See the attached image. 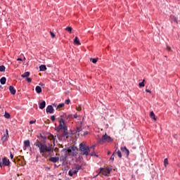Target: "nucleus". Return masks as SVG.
Here are the masks:
<instances>
[{"label":"nucleus","instance_id":"0eeeda50","mask_svg":"<svg viewBox=\"0 0 180 180\" xmlns=\"http://www.w3.org/2000/svg\"><path fill=\"white\" fill-rule=\"evenodd\" d=\"M82 168V166H79V165L76 166L75 169L72 168V170H70L68 172L70 176H72L73 175L77 174L78 173V171Z\"/></svg>","mask_w":180,"mask_h":180},{"label":"nucleus","instance_id":"a19ab883","mask_svg":"<svg viewBox=\"0 0 180 180\" xmlns=\"http://www.w3.org/2000/svg\"><path fill=\"white\" fill-rule=\"evenodd\" d=\"M146 92H148L149 94H151V91H150L148 89H146Z\"/></svg>","mask_w":180,"mask_h":180},{"label":"nucleus","instance_id":"20e7f679","mask_svg":"<svg viewBox=\"0 0 180 180\" xmlns=\"http://www.w3.org/2000/svg\"><path fill=\"white\" fill-rule=\"evenodd\" d=\"M66 153L70 157H76L77 154H78V148L76 146H70L68 149H66Z\"/></svg>","mask_w":180,"mask_h":180},{"label":"nucleus","instance_id":"b1692460","mask_svg":"<svg viewBox=\"0 0 180 180\" xmlns=\"http://www.w3.org/2000/svg\"><path fill=\"white\" fill-rule=\"evenodd\" d=\"M5 70H6L5 66L4 65L0 66V72H4Z\"/></svg>","mask_w":180,"mask_h":180},{"label":"nucleus","instance_id":"5701e85b","mask_svg":"<svg viewBox=\"0 0 180 180\" xmlns=\"http://www.w3.org/2000/svg\"><path fill=\"white\" fill-rule=\"evenodd\" d=\"M66 32H69V33H71L72 32V28L71 27H67L65 28Z\"/></svg>","mask_w":180,"mask_h":180},{"label":"nucleus","instance_id":"4468645a","mask_svg":"<svg viewBox=\"0 0 180 180\" xmlns=\"http://www.w3.org/2000/svg\"><path fill=\"white\" fill-rule=\"evenodd\" d=\"M150 117H151V119H153L155 122H157V117H155V114H154L153 111H151L150 112Z\"/></svg>","mask_w":180,"mask_h":180},{"label":"nucleus","instance_id":"f3484780","mask_svg":"<svg viewBox=\"0 0 180 180\" xmlns=\"http://www.w3.org/2000/svg\"><path fill=\"white\" fill-rule=\"evenodd\" d=\"M0 82L1 85H5L6 84V77H1L0 79Z\"/></svg>","mask_w":180,"mask_h":180},{"label":"nucleus","instance_id":"58836bf2","mask_svg":"<svg viewBox=\"0 0 180 180\" xmlns=\"http://www.w3.org/2000/svg\"><path fill=\"white\" fill-rule=\"evenodd\" d=\"M17 61H22V58H17Z\"/></svg>","mask_w":180,"mask_h":180},{"label":"nucleus","instance_id":"e433bc0d","mask_svg":"<svg viewBox=\"0 0 180 180\" xmlns=\"http://www.w3.org/2000/svg\"><path fill=\"white\" fill-rule=\"evenodd\" d=\"M73 117H74V119H77V117H78V115H77V114H75V115H73Z\"/></svg>","mask_w":180,"mask_h":180},{"label":"nucleus","instance_id":"72a5a7b5","mask_svg":"<svg viewBox=\"0 0 180 180\" xmlns=\"http://www.w3.org/2000/svg\"><path fill=\"white\" fill-rule=\"evenodd\" d=\"M26 80H27L28 82H32V78H30V77H27Z\"/></svg>","mask_w":180,"mask_h":180},{"label":"nucleus","instance_id":"7ed1b4c3","mask_svg":"<svg viewBox=\"0 0 180 180\" xmlns=\"http://www.w3.org/2000/svg\"><path fill=\"white\" fill-rule=\"evenodd\" d=\"M92 147H94V146H91L89 148V146H87L85 144V143H81L79 144V150L81 151L82 155H86V156L89 155V152H90L91 148H92Z\"/></svg>","mask_w":180,"mask_h":180},{"label":"nucleus","instance_id":"4c0bfd02","mask_svg":"<svg viewBox=\"0 0 180 180\" xmlns=\"http://www.w3.org/2000/svg\"><path fill=\"white\" fill-rule=\"evenodd\" d=\"M10 157L11 160H13V155L12 154V153H11Z\"/></svg>","mask_w":180,"mask_h":180},{"label":"nucleus","instance_id":"1a4fd4ad","mask_svg":"<svg viewBox=\"0 0 180 180\" xmlns=\"http://www.w3.org/2000/svg\"><path fill=\"white\" fill-rule=\"evenodd\" d=\"M46 139H48V140H50V141H53V143L56 141V138L54 137V135L51 134H48L46 136Z\"/></svg>","mask_w":180,"mask_h":180},{"label":"nucleus","instance_id":"473e14b6","mask_svg":"<svg viewBox=\"0 0 180 180\" xmlns=\"http://www.w3.org/2000/svg\"><path fill=\"white\" fill-rule=\"evenodd\" d=\"M70 99H67V100H65V103L66 105H70Z\"/></svg>","mask_w":180,"mask_h":180},{"label":"nucleus","instance_id":"39448f33","mask_svg":"<svg viewBox=\"0 0 180 180\" xmlns=\"http://www.w3.org/2000/svg\"><path fill=\"white\" fill-rule=\"evenodd\" d=\"M111 171H112V169L109 167L100 168V174H102V175H103L104 176H109Z\"/></svg>","mask_w":180,"mask_h":180},{"label":"nucleus","instance_id":"9b49d317","mask_svg":"<svg viewBox=\"0 0 180 180\" xmlns=\"http://www.w3.org/2000/svg\"><path fill=\"white\" fill-rule=\"evenodd\" d=\"M49 161H51V162H58V161H60V158L58 157H55V158H49Z\"/></svg>","mask_w":180,"mask_h":180},{"label":"nucleus","instance_id":"423d86ee","mask_svg":"<svg viewBox=\"0 0 180 180\" xmlns=\"http://www.w3.org/2000/svg\"><path fill=\"white\" fill-rule=\"evenodd\" d=\"M101 143H112L113 141V139L110 136H109L107 134H105L103 135Z\"/></svg>","mask_w":180,"mask_h":180},{"label":"nucleus","instance_id":"9d476101","mask_svg":"<svg viewBox=\"0 0 180 180\" xmlns=\"http://www.w3.org/2000/svg\"><path fill=\"white\" fill-rule=\"evenodd\" d=\"M121 151L127 155V157H129V154H130V152L128 150L126 146L121 148Z\"/></svg>","mask_w":180,"mask_h":180},{"label":"nucleus","instance_id":"412c9836","mask_svg":"<svg viewBox=\"0 0 180 180\" xmlns=\"http://www.w3.org/2000/svg\"><path fill=\"white\" fill-rule=\"evenodd\" d=\"M4 117L6 119H11V114H9V112H5Z\"/></svg>","mask_w":180,"mask_h":180},{"label":"nucleus","instance_id":"2eb2a0df","mask_svg":"<svg viewBox=\"0 0 180 180\" xmlns=\"http://www.w3.org/2000/svg\"><path fill=\"white\" fill-rule=\"evenodd\" d=\"M75 44H77V46H81V42H79V39H78V37H75L74 39Z\"/></svg>","mask_w":180,"mask_h":180},{"label":"nucleus","instance_id":"2f4dec72","mask_svg":"<svg viewBox=\"0 0 180 180\" xmlns=\"http://www.w3.org/2000/svg\"><path fill=\"white\" fill-rule=\"evenodd\" d=\"M115 154H116V150L113 153L112 155L110 157V160H112L113 161V160H115V157H113V155H115Z\"/></svg>","mask_w":180,"mask_h":180},{"label":"nucleus","instance_id":"c9c22d12","mask_svg":"<svg viewBox=\"0 0 180 180\" xmlns=\"http://www.w3.org/2000/svg\"><path fill=\"white\" fill-rule=\"evenodd\" d=\"M167 50L168 51H171V47L167 46Z\"/></svg>","mask_w":180,"mask_h":180},{"label":"nucleus","instance_id":"aec40b11","mask_svg":"<svg viewBox=\"0 0 180 180\" xmlns=\"http://www.w3.org/2000/svg\"><path fill=\"white\" fill-rule=\"evenodd\" d=\"M40 71H46V70H47V68L46 67L45 65H41L39 67Z\"/></svg>","mask_w":180,"mask_h":180},{"label":"nucleus","instance_id":"f8f14e48","mask_svg":"<svg viewBox=\"0 0 180 180\" xmlns=\"http://www.w3.org/2000/svg\"><path fill=\"white\" fill-rule=\"evenodd\" d=\"M9 91H10L11 95H15V94H16V89H15L13 86H9Z\"/></svg>","mask_w":180,"mask_h":180},{"label":"nucleus","instance_id":"7c9ffc66","mask_svg":"<svg viewBox=\"0 0 180 180\" xmlns=\"http://www.w3.org/2000/svg\"><path fill=\"white\" fill-rule=\"evenodd\" d=\"M50 34H51L52 39H54V37H56V34H54L53 33V32H51V31L50 32Z\"/></svg>","mask_w":180,"mask_h":180},{"label":"nucleus","instance_id":"6e6552de","mask_svg":"<svg viewBox=\"0 0 180 180\" xmlns=\"http://www.w3.org/2000/svg\"><path fill=\"white\" fill-rule=\"evenodd\" d=\"M46 113H54V108H53V105H48L46 109Z\"/></svg>","mask_w":180,"mask_h":180},{"label":"nucleus","instance_id":"cd10ccee","mask_svg":"<svg viewBox=\"0 0 180 180\" xmlns=\"http://www.w3.org/2000/svg\"><path fill=\"white\" fill-rule=\"evenodd\" d=\"M76 110H77L78 112H81V110H82V108H81V105H79V106H77V107H76Z\"/></svg>","mask_w":180,"mask_h":180},{"label":"nucleus","instance_id":"c03bdc74","mask_svg":"<svg viewBox=\"0 0 180 180\" xmlns=\"http://www.w3.org/2000/svg\"><path fill=\"white\" fill-rule=\"evenodd\" d=\"M0 88H1V85H0Z\"/></svg>","mask_w":180,"mask_h":180},{"label":"nucleus","instance_id":"bb28decb","mask_svg":"<svg viewBox=\"0 0 180 180\" xmlns=\"http://www.w3.org/2000/svg\"><path fill=\"white\" fill-rule=\"evenodd\" d=\"M98 58H93V59H91V60H92V63H94V64H96V63H98Z\"/></svg>","mask_w":180,"mask_h":180},{"label":"nucleus","instance_id":"37998d69","mask_svg":"<svg viewBox=\"0 0 180 180\" xmlns=\"http://www.w3.org/2000/svg\"><path fill=\"white\" fill-rule=\"evenodd\" d=\"M6 133H7V134H8V130H6Z\"/></svg>","mask_w":180,"mask_h":180},{"label":"nucleus","instance_id":"f704fd0d","mask_svg":"<svg viewBox=\"0 0 180 180\" xmlns=\"http://www.w3.org/2000/svg\"><path fill=\"white\" fill-rule=\"evenodd\" d=\"M34 123H36V120L30 121V124H33Z\"/></svg>","mask_w":180,"mask_h":180},{"label":"nucleus","instance_id":"a878e982","mask_svg":"<svg viewBox=\"0 0 180 180\" xmlns=\"http://www.w3.org/2000/svg\"><path fill=\"white\" fill-rule=\"evenodd\" d=\"M144 81L145 80L143 79V82L139 84L140 88H143V86H144Z\"/></svg>","mask_w":180,"mask_h":180},{"label":"nucleus","instance_id":"f03ea898","mask_svg":"<svg viewBox=\"0 0 180 180\" xmlns=\"http://www.w3.org/2000/svg\"><path fill=\"white\" fill-rule=\"evenodd\" d=\"M63 115H60V119L59 120V125L56 127L57 131H60L63 130V136H68V127L65 125Z\"/></svg>","mask_w":180,"mask_h":180},{"label":"nucleus","instance_id":"ddd939ff","mask_svg":"<svg viewBox=\"0 0 180 180\" xmlns=\"http://www.w3.org/2000/svg\"><path fill=\"white\" fill-rule=\"evenodd\" d=\"M24 147L25 148H29V147H30V141L29 140H26L24 141Z\"/></svg>","mask_w":180,"mask_h":180},{"label":"nucleus","instance_id":"79ce46f5","mask_svg":"<svg viewBox=\"0 0 180 180\" xmlns=\"http://www.w3.org/2000/svg\"><path fill=\"white\" fill-rule=\"evenodd\" d=\"M108 155H110V151H108Z\"/></svg>","mask_w":180,"mask_h":180},{"label":"nucleus","instance_id":"c756f323","mask_svg":"<svg viewBox=\"0 0 180 180\" xmlns=\"http://www.w3.org/2000/svg\"><path fill=\"white\" fill-rule=\"evenodd\" d=\"M51 122H54V120H56V116L51 115Z\"/></svg>","mask_w":180,"mask_h":180},{"label":"nucleus","instance_id":"f257e3e1","mask_svg":"<svg viewBox=\"0 0 180 180\" xmlns=\"http://www.w3.org/2000/svg\"><path fill=\"white\" fill-rule=\"evenodd\" d=\"M34 146L39 148V153L41 154L42 157H44V158H47L52 151L51 147L47 146L46 144H43V143L39 140H37Z\"/></svg>","mask_w":180,"mask_h":180},{"label":"nucleus","instance_id":"c85d7f7f","mask_svg":"<svg viewBox=\"0 0 180 180\" xmlns=\"http://www.w3.org/2000/svg\"><path fill=\"white\" fill-rule=\"evenodd\" d=\"M117 154L120 158H122V152L120 150H117Z\"/></svg>","mask_w":180,"mask_h":180},{"label":"nucleus","instance_id":"ea45409f","mask_svg":"<svg viewBox=\"0 0 180 180\" xmlns=\"http://www.w3.org/2000/svg\"><path fill=\"white\" fill-rule=\"evenodd\" d=\"M41 139H44V140H46V139H47V136H41Z\"/></svg>","mask_w":180,"mask_h":180},{"label":"nucleus","instance_id":"dca6fc26","mask_svg":"<svg viewBox=\"0 0 180 180\" xmlns=\"http://www.w3.org/2000/svg\"><path fill=\"white\" fill-rule=\"evenodd\" d=\"M46 108V101H42L39 103V109H44Z\"/></svg>","mask_w":180,"mask_h":180},{"label":"nucleus","instance_id":"a18cd8bd","mask_svg":"<svg viewBox=\"0 0 180 180\" xmlns=\"http://www.w3.org/2000/svg\"><path fill=\"white\" fill-rule=\"evenodd\" d=\"M0 109H1V106H0Z\"/></svg>","mask_w":180,"mask_h":180},{"label":"nucleus","instance_id":"a211bd4d","mask_svg":"<svg viewBox=\"0 0 180 180\" xmlns=\"http://www.w3.org/2000/svg\"><path fill=\"white\" fill-rule=\"evenodd\" d=\"M35 91L37 94H41V87H40V86H37Z\"/></svg>","mask_w":180,"mask_h":180},{"label":"nucleus","instance_id":"6ab92c4d","mask_svg":"<svg viewBox=\"0 0 180 180\" xmlns=\"http://www.w3.org/2000/svg\"><path fill=\"white\" fill-rule=\"evenodd\" d=\"M30 75V72H25L24 74L21 75L22 78H27Z\"/></svg>","mask_w":180,"mask_h":180},{"label":"nucleus","instance_id":"393cba45","mask_svg":"<svg viewBox=\"0 0 180 180\" xmlns=\"http://www.w3.org/2000/svg\"><path fill=\"white\" fill-rule=\"evenodd\" d=\"M164 164H165V167H167L168 165V158H165L164 160Z\"/></svg>","mask_w":180,"mask_h":180},{"label":"nucleus","instance_id":"4be33fe9","mask_svg":"<svg viewBox=\"0 0 180 180\" xmlns=\"http://www.w3.org/2000/svg\"><path fill=\"white\" fill-rule=\"evenodd\" d=\"M64 103H60V104H59L58 106H57V108H56V109L58 110H61V108H64Z\"/></svg>","mask_w":180,"mask_h":180}]
</instances>
